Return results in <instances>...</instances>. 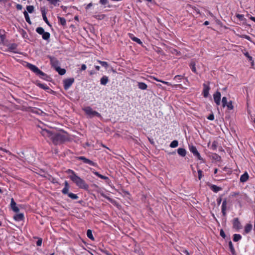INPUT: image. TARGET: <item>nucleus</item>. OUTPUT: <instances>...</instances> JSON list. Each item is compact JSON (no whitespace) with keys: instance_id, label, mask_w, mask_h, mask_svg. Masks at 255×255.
Wrapping results in <instances>:
<instances>
[{"instance_id":"f257e3e1","label":"nucleus","mask_w":255,"mask_h":255,"mask_svg":"<svg viewBox=\"0 0 255 255\" xmlns=\"http://www.w3.org/2000/svg\"><path fill=\"white\" fill-rule=\"evenodd\" d=\"M40 131L42 136L47 139L51 140L54 144L61 143L67 139V134L63 130L57 132L54 128L41 127Z\"/></svg>"},{"instance_id":"f03ea898","label":"nucleus","mask_w":255,"mask_h":255,"mask_svg":"<svg viewBox=\"0 0 255 255\" xmlns=\"http://www.w3.org/2000/svg\"><path fill=\"white\" fill-rule=\"evenodd\" d=\"M66 172L69 174V178L79 188L85 190H87L88 189V185L83 179L78 176L74 171L71 169H68L66 171Z\"/></svg>"},{"instance_id":"7ed1b4c3","label":"nucleus","mask_w":255,"mask_h":255,"mask_svg":"<svg viewBox=\"0 0 255 255\" xmlns=\"http://www.w3.org/2000/svg\"><path fill=\"white\" fill-rule=\"evenodd\" d=\"M86 114L90 118L98 117L101 118V115L98 112L94 111L90 107H86L83 109Z\"/></svg>"},{"instance_id":"20e7f679","label":"nucleus","mask_w":255,"mask_h":255,"mask_svg":"<svg viewBox=\"0 0 255 255\" xmlns=\"http://www.w3.org/2000/svg\"><path fill=\"white\" fill-rule=\"evenodd\" d=\"M26 66L30 70H31L32 71L34 72L37 75L40 76V77L44 76L45 75V74L42 71H41L38 67H37L36 66L32 64L27 63L26 64Z\"/></svg>"},{"instance_id":"39448f33","label":"nucleus","mask_w":255,"mask_h":255,"mask_svg":"<svg viewBox=\"0 0 255 255\" xmlns=\"http://www.w3.org/2000/svg\"><path fill=\"white\" fill-rule=\"evenodd\" d=\"M74 82V79L73 78L66 79L63 81L64 88L65 90H68Z\"/></svg>"},{"instance_id":"423d86ee","label":"nucleus","mask_w":255,"mask_h":255,"mask_svg":"<svg viewBox=\"0 0 255 255\" xmlns=\"http://www.w3.org/2000/svg\"><path fill=\"white\" fill-rule=\"evenodd\" d=\"M189 148L190 151L191 152H192L195 156L197 157L199 160L202 159L200 153L197 150V148L195 146H194L193 145H189Z\"/></svg>"},{"instance_id":"0eeeda50","label":"nucleus","mask_w":255,"mask_h":255,"mask_svg":"<svg viewBox=\"0 0 255 255\" xmlns=\"http://www.w3.org/2000/svg\"><path fill=\"white\" fill-rule=\"evenodd\" d=\"M77 159L78 160H82L84 163L88 164L89 165L94 166H96V163L94 162L93 161H91V160H90L88 158H86L84 156H79L77 157Z\"/></svg>"},{"instance_id":"6e6552de","label":"nucleus","mask_w":255,"mask_h":255,"mask_svg":"<svg viewBox=\"0 0 255 255\" xmlns=\"http://www.w3.org/2000/svg\"><path fill=\"white\" fill-rule=\"evenodd\" d=\"M221 95L220 92L217 91L213 95V98L214 102L217 105L219 106L221 103Z\"/></svg>"},{"instance_id":"1a4fd4ad","label":"nucleus","mask_w":255,"mask_h":255,"mask_svg":"<svg viewBox=\"0 0 255 255\" xmlns=\"http://www.w3.org/2000/svg\"><path fill=\"white\" fill-rule=\"evenodd\" d=\"M210 86L206 84H203V94L204 97L207 98L209 95Z\"/></svg>"},{"instance_id":"9d476101","label":"nucleus","mask_w":255,"mask_h":255,"mask_svg":"<svg viewBox=\"0 0 255 255\" xmlns=\"http://www.w3.org/2000/svg\"><path fill=\"white\" fill-rule=\"evenodd\" d=\"M50 60L52 66L54 67L55 69H56V67H59V62L55 58L53 57H50Z\"/></svg>"},{"instance_id":"9b49d317","label":"nucleus","mask_w":255,"mask_h":255,"mask_svg":"<svg viewBox=\"0 0 255 255\" xmlns=\"http://www.w3.org/2000/svg\"><path fill=\"white\" fill-rule=\"evenodd\" d=\"M10 206H11V208L12 210L14 212H18L19 211V209L16 206V204L14 202L13 198H11V199Z\"/></svg>"},{"instance_id":"f8f14e48","label":"nucleus","mask_w":255,"mask_h":255,"mask_svg":"<svg viewBox=\"0 0 255 255\" xmlns=\"http://www.w3.org/2000/svg\"><path fill=\"white\" fill-rule=\"evenodd\" d=\"M233 227L236 229H239L241 228L240 222L238 218H235L234 219Z\"/></svg>"},{"instance_id":"ddd939ff","label":"nucleus","mask_w":255,"mask_h":255,"mask_svg":"<svg viewBox=\"0 0 255 255\" xmlns=\"http://www.w3.org/2000/svg\"><path fill=\"white\" fill-rule=\"evenodd\" d=\"M16 47L17 44L15 43L10 44L8 46V51L14 53H16V52L15 51V50L16 49Z\"/></svg>"},{"instance_id":"4468645a","label":"nucleus","mask_w":255,"mask_h":255,"mask_svg":"<svg viewBox=\"0 0 255 255\" xmlns=\"http://www.w3.org/2000/svg\"><path fill=\"white\" fill-rule=\"evenodd\" d=\"M177 153L181 156L184 157L186 154L187 151L185 148H179L177 149Z\"/></svg>"},{"instance_id":"2eb2a0df","label":"nucleus","mask_w":255,"mask_h":255,"mask_svg":"<svg viewBox=\"0 0 255 255\" xmlns=\"http://www.w3.org/2000/svg\"><path fill=\"white\" fill-rule=\"evenodd\" d=\"M23 219L24 215L22 213L17 214L14 216V219L16 221H22Z\"/></svg>"},{"instance_id":"dca6fc26","label":"nucleus","mask_w":255,"mask_h":255,"mask_svg":"<svg viewBox=\"0 0 255 255\" xmlns=\"http://www.w3.org/2000/svg\"><path fill=\"white\" fill-rule=\"evenodd\" d=\"M129 38L132 40L133 41L136 42V43L141 44L142 42L137 37H135L133 34L129 33Z\"/></svg>"},{"instance_id":"f3484780","label":"nucleus","mask_w":255,"mask_h":255,"mask_svg":"<svg viewBox=\"0 0 255 255\" xmlns=\"http://www.w3.org/2000/svg\"><path fill=\"white\" fill-rule=\"evenodd\" d=\"M109 82V78L107 76H103L100 79V83L102 85H106Z\"/></svg>"},{"instance_id":"a211bd4d","label":"nucleus","mask_w":255,"mask_h":255,"mask_svg":"<svg viewBox=\"0 0 255 255\" xmlns=\"http://www.w3.org/2000/svg\"><path fill=\"white\" fill-rule=\"evenodd\" d=\"M249 179V175L247 172H245L244 174L241 175L240 177V181L241 182H245Z\"/></svg>"},{"instance_id":"6ab92c4d","label":"nucleus","mask_w":255,"mask_h":255,"mask_svg":"<svg viewBox=\"0 0 255 255\" xmlns=\"http://www.w3.org/2000/svg\"><path fill=\"white\" fill-rule=\"evenodd\" d=\"M226 209H227V201L225 199L223 202L222 205V212L223 215H224V216L226 215Z\"/></svg>"},{"instance_id":"aec40b11","label":"nucleus","mask_w":255,"mask_h":255,"mask_svg":"<svg viewBox=\"0 0 255 255\" xmlns=\"http://www.w3.org/2000/svg\"><path fill=\"white\" fill-rule=\"evenodd\" d=\"M138 87L141 90H146L147 88V85L143 82H138L137 83Z\"/></svg>"},{"instance_id":"412c9836","label":"nucleus","mask_w":255,"mask_h":255,"mask_svg":"<svg viewBox=\"0 0 255 255\" xmlns=\"http://www.w3.org/2000/svg\"><path fill=\"white\" fill-rule=\"evenodd\" d=\"M211 189L215 193H217L222 190V188L215 185H211L210 187Z\"/></svg>"},{"instance_id":"4be33fe9","label":"nucleus","mask_w":255,"mask_h":255,"mask_svg":"<svg viewBox=\"0 0 255 255\" xmlns=\"http://www.w3.org/2000/svg\"><path fill=\"white\" fill-rule=\"evenodd\" d=\"M41 12H42V17H43V19L44 21L46 22V23L47 25H48L49 26H51L48 20L47 17H46V12H45V10H42Z\"/></svg>"},{"instance_id":"5701e85b","label":"nucleus","mask_w":255,"mask_h":255,"mask_svg":"<svg viewBox=\"0 0 255 255\" xmlns=\"http://www.w3.org/2000/svg\"><path fill=\"white\" fill-rule=\"evenodd\" d=\"M93 173L95 175H96L97 176L99 177V178H101L102 179H104V180H109V178L107 176H105L102 175L100 174L98 172L94 171Z\"/></svg>"},{"instance_id":"b1692460","label":"nucleus","mask_w":255,"mask_h":255,"mask_svg":"<svg viewBox=\"0 0 255 255\" xmlns=\"http://www.w3.org/2000/svg\"><path fill=\"white\" fill-rule=\"evenodd\" d=\"M252 229V225L251 224H247L245 227V232L246 234L251 232Z\"/></svg>"},{"instance_id":"393cba45","label":"nucleus","mask_w":255,"mask_h":255,"mask_svg":"<svg viewBox=\"0 0 255 255\" xmlns=\"http://www.w3.org/2000/svg\"><path fill=\"white\" fill-rule=\"evenodd\" d=\"M23 14H24V17L25 18V20L29 24H31V21H30V18H29V15L27 13V11H24L23 12Z\"/></svg>"},{"instance_id":"a878e982","label":"nucleus","mask_w":255,"mask_h":255,"mask_svg":"<svg viewBox=\"0 0 255 255\" xmlns=\"http://www.w3.org/2000/svg\"><path fill=\"white\" fill-rule=\"evenodd\" d=\"M50 34L48 32H45L42 35V38L44 40H47L50 38Z\"/></svg>"},{"instance_id":"bb28decb","label":"nucleus","mask_w":255,"mask_h":255,"mask_svg":"<svg viewBox=\"0 0 255 255\" xmlns=\"http://www.w3.org/2000/svg\"><path fill=\"white\" fill-rule=\"evenodd\" d=\"M56 70L60 75H63L66 73V70L64 69H62L59 67H56Z\"/></svg>"},{"instance_id":"cd10ccee","label":"nucleus","mask_w":255,"mask_h":255,"mask_svg":"<svg viewBox=\"0 0 255 255\" xmlns=\"http://www.w3.org/2000/svg\"><path fill=\"white\" fill-rule=\"evenodd\" d=\"M178 141L176 140H174L172 141L170 144V147L171 148H175L178 146Z\"/></svg>"},{"instance_id":"c85d7f7f","label":"nucleus","mask_w":255,"mask_h":255,"mask_svg":"<svg viewBox=\"0 0 255 255\" xmlns=\"http://www.w3.org/2000/svg\"><path fill=\"white\" fill-rule=\"evenodd\" d=\"M87 237L92 240H94V238L92 234V232L91 230H88L87 231Z\"/></svg>"},{"instance_id":"c756f323","label":"nucleus","mask_w":255,"mask_h":255,"mask_svg":"<svg viewBox=\"0 0 255 255\" xmlns=\"http://www.w3.org/2000/svg\"><path fill=\"white\" fill-rule=\"evenodd\" d=\"M59 22L62 25L66 24V21L64 18L62 17H58Z\"/></svg>"},{"instance_id":"7c9ffc66","label":"nucleus","mask_w":255,"mask_h":255,"mask_svg":"<svg viewBox=\"0 0 255 255\" xmlns=\"http://www.w3.org/2000/svg\"><path fill=\"white\" fill-rule=\"evenodd\" d=\"M36 31L40 35H42L43 33L45 32L44 29L41 27L36 28Z\"/></svg>"},{"instance_id":"2f4dec72","label":"nucleus","mask_w":255,"mask_h":255,"mask_svg":"<svg viewBox=\"0 0 255 255\" xmlns=\"http://www.w3.org/2000/svg\"><path fill=\"white\" fill-rule=\"evenodd\" d=\"M242 238V236L240 234H235L234 235L233 241L234 242H238Z\"/></svg>"},{"instance_id":"473e14b6","label":"nucleus","mask_w":255,"mask_h":255,"mask_svg":"<svg viewBox=\"0 0 255 255\" xmlns=\"http://www.w3.org/2000/svg\"><path fill=\"white\" fill-rule=\"evenodd\" d=\"M190 67L191 70L194 73H196V67H195V62H191L190 64Z\"/></svg>"},{"instance_id":"72a5a7b5","label":"nucleus","mask_w":255,"mask_h":255,"mask_svg":"<svg viewBox=\"0 0 255 255\" xmlns=\"http://www.w3.org/2000/svg\"><path fill=\"white\" fill-rule=\"evenodd\" d=\"M68 196L69 197H70V198H71L72 199L75 200V199H77L78 198V197L76 194L72 193H69L68 194Z\"/></svg>"},{"instance_id":"f704fd0d","label":"nucleus","mask_w":255,"mask_h":255,"mask_svg":"<svg viewBox=\"0 0 255 255\" xmlns=\"http://www.w3.org/2000/svg\"><path fill=\"white\" fill-rule=\"evenodd\" d=\"M99 63H100L103 67L107 68L108 67V64L107 62L105 61H102L101 60H98L97 61Z\"/></svg>"},{"instance_id":"c9c22d12","label":"nucleus","mask_w":255,"mask_h":255,"mask_svg":"<svg viewBox=\"0 0 255 255\" xmlns=\"http://www.w3.org/2000/svg\"><path fill=\"white\" fill-rule=\"evenodd\" d=\"M27 11L29 13H32L34 10V6L32 5H28L26 7Z\"/></svg>"},{"instance_id":"e433bc0d","label":"nucleus","mask_w":255,"mask_h":255,"mask_svg":"<svg viewBox=\"0 0 255 255\" xmlns=\"http://www.w3.org/2000/svg\"><path fill=\"white\" fill-rule=\"evenodd\" d=\"M226 106H227L228 109L230 110H233L234 108V106L232 104V101H230L229 102H228Z\"/></svg>"},{"instance_id":"4c0bfd02","label":"nucleus","mask_w":255,"mask_h":255,"mask_svg":"<svg viewBox=\"0 0 255 255\" xmlns=\"http://www.w3.org/2000/svg\"><path fill=\"white\" fill-rule=\"evenodd\" d=\"M222 102L223 107H225L226 105H227V104L228 103L227 102V98L226 97H224L222 98Z\"/></svg>"},{"instance_id":"58836bf2","label":"nucleus","mask_w":255,"mask_h":255,"mask_svg":"<svg viewBox=\"0 0 255 255\" xmlns=\"http://www.w3.org/2000/svg\"><path fill=\"white\" fill-rule=\"evenodd\" d=\"M229 248L230 249L231 252L233 254H234L235 252V249L234 248L232 243L231 241L229 242Z\"/></svg>"},{"instance_id":"ea45409f","label":"nucleus","mask_w":255,"mask_h":255,"mask_svg":"<svg viewBox=\"0 0 255 255\" xmlns=\"http://www.w3.org/2000/svg\"><path fill=\"white\" fill-rule=\"evenodd\" d=\"M38 86L43 89H48V87L45 84L38 83Z\"/></svg>"},{"instance_id":"a19ab883","label":"nucleus","mask_w":255,"mask_h":255,"mask_svg":"<svg viewBox=\"0 0 255 255\" xmlns=\"http://www.w3.org/2000/svg\"><path fill=\"white\" fill-rule=\"evenodd\" d=\"M182 78L183 77L181 75H176L174 77V80H176L178 82H180Z\"/></svg>"},{"instance_id":"79ce46f5","label":"nucleus","mask_w":255,"mask_h":255,"mask_svg":"<svg viewBox=\"0 0 255 255\" xmlns=\"http://www.w3.org/2000/svg\"><path fill=\"white\" fill-rule=\"evenodd\" d=\"M69 189V187H64V188L62 190V193L63 194H68L69 193H68Z\"/></svg>"},{"instance_id":"37998d69","label":"nucleus","mask_w":255,"mask_h":255,"mask_svg":"<svg viewBox=\"0 0 255 255\" xmlns=\"http://www.w3.org/2000/svg\"><path fill=\"white\" fill-rule=\"evenodd\" d=\"M52 4L56 5L57 3L59 1V0H47Z\"/></svg>"},{"instance_id":"c03bdc74","label":"nucleus","mask_w":255,"mask_h":255,"mask_svg":"<svg viewBox=\"0 0 255 255\" xmlns=\"http://www.w3.org/2000/svg\"><path fill=\"white\" fill-rule=\"evenodd\" d=\"M198 178L199 180H201V179L202 177V171L201 170L199 169L198 170Z\"/></svg>"},{"instance_id":"a18cd8bd","label":"nucleus","mask_w":255,"mask_h":255,"mask_svg":"<svg viewBox=\"0 0 255 255\" xmlns=\"http://www.w3.org/2000/svg\"><path fill=\"white\" fill-rule=\"evenodd\" d=\"M244 55L250 60V61H252L253 60V58L252 57H251L249 53L248 52H246L244 53Z\"/></svg>"},{"instance_id":"49530a36","label":"nucleus","mask_w":255,"mask_h":255,"mask_svg":"<svg viewBox=\"0 0 255 255\" xmlns=\"http://www.w3.org/2000/svg\"><path fill=\"white\" fill-rule=\"evenodd\" d=\"M217 143L216 141H214L212 143V149H215L216 148V147H217Z\"/></svg>"},{"instance_id":"de8ad7c7","label":"nucleus","mask_w":255,"mask_h":255,"mask_svg":"<svg viewBox=\"0 0 255 255\" xmlns=\"http://www.w3.org/2000/svg\"><path fill=\"white\" fill-rule=\"evenodd\" d=\"M107 0H100V3L103 5H105L107 3Z\"/></svg>"},{"instance_id":"09e8293b","label":"nucleus","mask_w":255,"mask_h":255,"mask_svg":"<svg viewBox=\"0 0 255 255\" xmlns=\"http://www.w3.org/2000/svg\"><path fill=\"white\" fill-rule=\"evenodd\" d=\"M208 119L209 120H211V121H212L214 119V116L213 114H211L208 117Z\"/></svg>"},{"instance_id":"8fccbe9b","label":"nucleus","mask_w":255,"mask_h":255,"mask_svg":"<svg viewBox=\"0 0 255 255\" xmlns=\"http://www.w3.org/2000/svg\"><path fill=\"white\" fill-rule=\"evenodd\" d=\"M237 17L240 19L242 20L243 19L244 15L242 14H238Z\"/></svg>"},{"instance_id":"3c124183","label":"nucleus","mask_w":255,"mask_h":255,"mask_svg":"<svg viewBox=\"0 0 255 255\" xmlns=\"http://www.w3.org/2000/svg\"><path fill=\"white\" fill-rule=\"evenodd\" d=\"M220 235L221 237H222L223 238H225L226 237L225 234L223 230H221L220 231Z\"/></svg>"},{"instance_id":"603ef678","label":"nucleus","mask_w":255,"mask_h":255,"mask_svg":"<svg viewBox=\"0 0 255 255\" xmlns=\"http://www.w3.org/2000/svg\"><path fill=\"white\" fill-rule=\"evenodd\" d=\"M16 7L18 10H21L22 8V6L20 4H17Z\"/></svg>"},{"instance_id":"864d4df0","label":"nucleus","mask_w":255,"mask_h":255,"mask_svg":"<svg viewBox=\"0 0 255 255\" xmlns=\"http://www.w3.org/2000/svg\"><path fill=\"white\" fill-rule=\"evenodd\" d=\"M99 250H100L101 252H103V253H105V254H106L107 255H112L111 254H110V253H109L108 251H104V250H102V249H99Z\"/></svg>"},{"instance_id":"5fc2aeb1","label":"nucleus","mask_w":255,"mask_h":255,"mask_svg":"<svg viewBox=\"0 0 255 255\" xmlns=\"http://www.w3.org/2000/svg\"><path fill=\"white\" fill-rule=\"evenodd\" d=\"M161 83L164 84H166L167 85H168V86H171V84L168 82H166V81H161Z\"/></svg>"},{"instance_id":"6e6d98bb","label":"nucleus","mask_w":255,"mask_h":255,"mask_svg":"<svg viewBox=\"0 0 255 255\" xmlns=\"http://www.w3.org/2000/svg\"><path fill=\"white\" fill-rule=\"evenodd\" d=\"M87 67L85 64H82L81 66V70H86Z\"/></svg>"},{"instance_id":"4d7b16f0","label":"nucleus","mask_w":255,"mask_h":255,"mask_svg":"<svg viewBox=\"0 0 255 255\" xmlns=\"http://www.w3.org/2000/svg\"><path fill=\"white\" fill-rule=\"evenodd\" d=\"M41 244H42V241H40V240H38L37 242V245L38 246H40L41 245Z\"/></svg>"},{"instance_id":"13d9d810","label":"nucleus","mask_w":255,"mask_h":255,"mask_svg":"<svg viewBox=\"0 0 255 255\" xmlns=\"http://www.w3.org/2000/svg\"><path fill=\"white\" fill-rule=\"evenodd\" d=\"M92 5H93L92 3H89V4L87 5V6H86V8L87 9H89L91 6H92Z\"/></svg>"},{"instance_id":"bf43d9fd","label":"nucleus","mask_w":255,"mask_h":255,"mask_svg":"<svg viewBox=\"0 0 255 255\" xmlns=\"http://www.w3.org/2000/svg\"><path fill=\"white\" fill-rule=\"evenodd\" d=\"M64 185H65V187H69V184H68V183L67 181H65L64 182Z\"/></svg>"},{"instance_id":"052dcab7","label":"nucleus","mask_w":255,"mask_h":255,"mask_svg":"<svg viewBox=\"0 0 255 255\" xmlns=\"http://www.w3.org/2000/svg\"><path fill=\"white\" fill-rule=\"evenodd\" d=\"M244 37L246 39L249 40H251L250 37L249 36H248V35H244Z\"/></svg>"},{"instance_id":"680f3d73","label":"nucleus","mask_w":255,"mask_h":255,"mask_svg":"<svg viewBox=\"0 0 255 255\" xmlns=\"http://www.w3.org/2000/svg\"><path fill=\"white\" fill-rule=\"evenodd\" d=\"M153 79L154 80H156V81H158V82H161V81H162V80H159V79H158L157 78H156V77H153Z\"/></svg>"},{"instance_id":"e2e57ef3","label":"nucleus","mask_w":255,"mask_h":255,"mask_svg":"<svg viewBox=\"0 0 255 255\" xmlns=\"http://www.w3.org/2000/svg\"><path fill=\"white\" fill-rule=\"evenodd\" d=\"M250 19L255 22V17L251 16Z\"/></svg>"},{"instance_id":"0e129e2a","label":"nucleus","mask_w":255,"mask_h":255,"mask_svg":"<svg viewBox=\"0 0 255 255\" xmlns=\"http://www.w3.org/2000/svg\"><path fill=\"white\" fill-rule=\"evenodd\" d=\"M209 24V22L208 21H205L204 23V25H208Z\"/></svg>"},{"instance_id":"69168bd1","label":"nucleus","mask_w":255,"mask_h":255,"mask_svg":"<svg viewBox=\"0 0 255 255\" xmlns=\"http://www.w3.org/2000/svg\"><path fill=\"white\" fill-rule=\"evenodd\" d=\"M221 201H222V199L221 198H220V199H218L217 200V203L218 204H220L221 202Z\"/></svg>"},{"instance_id":"338daca9","label":"nucleus","mask_w":255,"mask_h":255,"mask_svg":"<svg viewBox=\"0 0 255 255\" xmlns=\"http://www.w3.org/2000/svg\"><path fill=\"white\" fill-rule=\"evenodd\" d=\"M95 67L97 70L99 71L100 70V67L99 66H95Z\"/></svg>"},{"instance_id":"774afa93","label":"nucleus","mask_w":255,"mask_h":255,"mask_svg":"<svg viewBox=\"0 0 255 255\" xmlns=\"http://www.w3.org/2000/svg\"><path fill=\"white\" fill-rule=\"evenodd\" d=\"M90 73V74L91 75H92L94 74H95V72H94V71H90V73Z\"/></svg>"}]
</instances>
